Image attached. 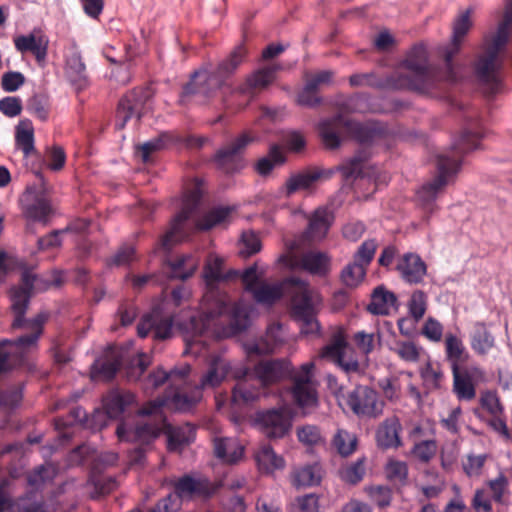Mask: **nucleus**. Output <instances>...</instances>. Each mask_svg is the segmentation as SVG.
<instances>
[{
    "mask_svg": "<svg viewBox=\"0 0 512 512\" xmlns=\"http://www.w3.org/2000/svg\"><path fill=\"white\" fill-rule=\"evenodd\" d=\"M224 259L210 254L203 277L210 292L204 296L202 310L193 314L184 324L186 352L201 355L209 338H229L246 330L250 325L248 308L241 302L231 303L226 295L214 291V285L236 278L239 271H223Z\"/></svg>",
    "mask_w": 512,
    "mask_h": 512,
    "instance_id": "nucleus-1",
    "label": "nucleus"
},
{
    "mask_svg": "<svg viewBox=\"0 0 512 512\" xmlns=\"http://www.w3.org/2000/svg\"><path fill=\"white\" fill-rule=\"evenodd\" d=\"M36 276L28 271L23 272L21 284L9 291L11 309L14 320L13 329H24L28 333L16 340L0 341V372H6L18 367H25L28 371L36 370V365L29 359V355L37 350L38 340L43 333V325L47 320L46 313H39L34 318L25 317L30 303L31 291Z\"/></svg>",
    "mask_w": 512,
    "mask_h": 512,
    "instance_id": "nucleus-2",
    "label": "nucleus"
},
{
    "mask_svg": "<svg viewBox=\"0 0 512 512\" xmlns=\"http://www.w3.org/2000/svg\"><path fill=\"white\" fill-rule=\"evenodd\" d=\"M480 134L465 129L460 137L452 142L451 147L437 156V175L417 191V199L423 208L432 210L439 193L446 185L454 181L461 169L465 154L479 148Z\"/></svg>",
    "mask_w": 512,
    "mask_h": 512,
    "instance_id": "nucleus-3",
    "label": "nucleus"
},
{
    "mask_svg": "<svg viewBox=\"0 0 512 512\" xmlns=\"http://www.w3.org/2000/svg\"><path fill=\"white\" fill-rule=\"evenodd\" d=\"M444 343L445 358L453 377L452 391L459 401L470 402L476 398V386L486 381V373L479 365H465L470 354L456 334L447 333Z\"/></svg>",
    "mask_w": 512,
    "mask_h": 512,
    "instance_id": "nucleus-4",
    "label": "nucleus"
},
{
    "mask_svg": "<svg viewBox=\"0 0 512 512\" xmlns=\"http://www.w3.org/2000/svg\"><path fill=\"white\" fill-rule=\"evenodd\" d=\"M319 135L325 147L335 149L340 146L341 137L347 136L361 144H370L382 139L385 128L379 123H360L337 114L318 123Z\"/></svg>",
    "mask_w": 512,
    "mask_h": 512,
    "instance_id": "nucleus-5",
    "label": "nucleus"
},
{
    "mask_svg": "<svg viewBox=\"0 0 512 512\" xmlns=\"http://www.w3.org/2000/svg\"><path fill=\"white\" fill-rule=\"evenodd\" d=\"M247 55V49L243 43L238 44L228 54L226 58L219 62L213 72L202 68L191 75L190 81L183 87V95L192 94L210 95L215 90L221 88L227 79H229L244 62Z\"/></svg>",
    "mask_w": 512,
    "mask_h": 512,
    "instance_id": "nucleus-6",
    "label": "nucleus"
},
{
    "mask_svg": "<svg viewBox=\"0 0 512 512\" xmlns=\"http://www.w3.org/2000/svg\"><path fill=\"white\" fill-rule=\"evenodd\" d=\"M405 71H395L397 78L403 80V90L430 94L438 85V77L429 65L428 52L423 44L414 45L401 63Z\"/></svg>",
    "mask_w": 512,
    "mask_h": 512,
    "instance_id": "nucleus-7",
    "label": "nucleus"
},
{
    "mask_svg": "<svg viewBox=\"0 0 512 512\" xmlns=\"http://www.w3.org/2000/svg\"><path fill=\"white\" fill-rule=\"evenodd\" d=\"M173 492L151 509L150 512H175L182 501L194 498H209L214 495L218 486L207 477L197 473L184 474L172 481Z\"/></svg>",
    "mask_w": 512,
    "mask_h": 512,
    "instance_id": "nucleus-8",
    "label": "nucleus"
},
{
    "mask_svg": "<svg viewBox=\"0 0 512 512\" xmlns=\"http://www.w3.org/2000/svg\"><path fill=\"white\" fill-rule=\"evenodd\" d=\"M505 47L485 37L482 49L473 63L474 77L488 96L498 93L502 87L504 60L501 57V51Z\"/></svg>",
    "mask_w": 512,
    "mask_h": 512,
    "instance_id": "nucleus-9",
    "label": "nucleus"
},
{
    "mask_svg": "<svg viewBox=\"0 0 512 512\" xmlns=\"http://www.w3.org/2000/svg\"><path fill=\"white\" fill-rule=\"evenodd\" d=\"M286 284H289L287 294L291 296L292 314L295 319L310 313L317 314L322 298L316 290L310 288L307 281L292 276L286 278Z\"/></svg>",
    "mask_w": 512,
    "mask_h": 512,
    "instance_id": "nucleus-10",
    "label": "nucleus"
},
{
    "mask_svg": "<svg viewBox=\"0 0 512 512\" xmlns=\"http://www.w3.org/2000/svg\"><path fill=\"white\" fill-rule=\"evenodd\" d=\"M347 404L355 415L369 419L380 417L385 406L377 391L366 385L356 386L349 392Z\"/></svg>",
    "mask_w": 512,
    "mask_h": 512,
    "instance_id": "nucleus-11",
    "label": "nucleus"
},
{
    "mask_svg": "<svg viewBox=\"0 0 512 512\" xmlns=\"http://www.w3.org/2000/svg\"><path fill=\"white\" fill-rule=\"evenodd\" d=\"M201 197L202 192L199 186H195L184 194L181 210L172 219L170 230L161 240L163 248L169 249L174 242L180 241L184 238L182 234L183 225L196 210Z\"/></svg>",
    "mask_w": 512,
    "mask_h": 512,
    "instance_id": "nucleus-12",
    "label": "nucleus"
},
{
    "mask_svg": "<svg viewBox=\"0 0 512 512\" xmlns=\"http://www.w3.org/2000/svg\"><path fill=\"white\" fill-rule=\"evenodd\" d=\"M255 424L267 438L279 439L289 433L292 418L286 409L273 408L257 412Z\"/></svg>",
    "mask_w": 512,
    "mask_h": 512,
    "instance_id": "nucleus-13",
    "label": "nucleus"
},
{
    "mask_svg": "<svg viewBox=\"0 0 512 512\" xmlns=\"http://www.w3.org/2000/svg\"><path fill=\"white\" fill-rule=\"evenodd\" d=\"M150 96V91L147 88L133 89L125 94L118 104L115 127L119 130L123 129L132 118L139 121Z\"/></svg>",
    "mask_w": 512,
    "mask_h": 512,
    "instance_id": "nucleus-14",
    "label": "nucleus"
},
{
    "mask_svg": "<svg viewBox=\"0 0 512 512\" xmlns=\"http://www.w3.org/2000/svg\"><path fill=\"white\" fill-rule=\"evenodd\" d=\"M201 398L202 391L195 386L190 393L179 391L174 393L171 397L150 401L146 406L139 409L137 413L140 416L156 415L164 406H171L179 411H188L198 403Z\"/></svg>",
    "mask_w": 512,
    "mask_h": 512,
    "instance_id": "nucleus-15",
    "label": "nucleus"
},
{
    "mask_svg": "<svg viewBox=\"0 0 512 512\" xmlns=\"http://www.w3.org/2000/svg\"><path fill=\"white\" fill-rule=\"evenodd\" d=\"M471 12L472 10L469 8L454 20L451 43L445 48L443 53L445 65L448 70L447 79L451 82L457 80L452 62L454 56L459 52L465 36L472 27V21L470 19Z\"/></svg>",
    "mask_w": 512,
    "mask_h": 512,
    "instance_id": "nucleus-16",
    "label": "nucleus"
},
{
    "mask_svg": "<svg viewBox=\"0 0 512 512\" xmlns=\"http://www.w3.org/2000/svg\"><path fill=\"white\" fill-rule=\"evenodd\" d=\"M174 317L165 315L156 307L143 316L137 326V333L140 338H145L152 331L154 338L158 340L169 339L173 335Z\"/></svg>",
    "mask_w": 512,
    "mask_h": 512,
    "instance_id": "nucleus-17",
    "label": "nucleus"
},
{
    "mask_svg": "<svg viewBox=\"0 0 512 512\" xmlns=\"http://www.w3.org/2000/svg\"><path fill=\"white\" fill-rule=\"evenodd\" d=\"M253 140V137L243 133L233 139L230 144L219 149L214 156L217 167L225 173H233L239 170L242 167L240 165V154Z\"/></svg>",
    "mask_w": 512,
    "mask_h": 512,
    "instance_id": "nucleus-18",
    "label": "nucleus"
},
{
    "mask_svg": "<svg viewBox=\"0 0 512 512\" xmlns=\"http://www.w3.org/2000/svg\"><path fill=\"white\" fill-rule=\"evenodd\" d=\"M346 348L347 341L344 331L338 329L332 334L330 342L322 348L320 357L334 362L345 372H356L359 368V363L352 358L346 359Z\"/></svg>",
    "mask_w": 512,
    "mask_h": 512,
    "instance_id": "nucleus-19",
    "label": "nucleus"
},
{
    "mask_svg": "<svg viewBox=\"0 0 512 512\" xmlns=\"http://www.w3.org/2000/svg\"><path fill=\"white\" fill-rule=\"evenodd\" d=\"M293 372L290 361L286 359H274L261 361L253 368L252 374L261 386L265 387L269 384L278 382Z\"/></svg>",
    "mask_w": 512,
    "mask_h": 512,
    "instance_id": "nucleus-20",
    "label": "nucleus"
},
{
    "mask_svg": "<svg viewBox=\"0 0 512 512\" xmlns=\"http://www.w3.org/2000/svg\"><path fill=\"white\" fill-rule=\"evenodd\" d=\"M23 202V214L31 221L46 224L53 212L51 203L44 193L27 189Z\"/></svg>",
    "mask_w": 512,
    "mask_h": 512,
    "instance_id": "nucleus-21",
    "label": "nucleus"
},
{
    "mask_svg": "<svg viewBox=\"0 0 512 512\" xmlns=\"http://www.w3.org/2000/svg\"><path fill=\"white\" fill-rule=\"evenodd\" d=\"M334 220L333 213L325 207H319L308 217V226L303 233V238L309 242L322 241Z\"/></svg>",
    "mask_w": 512,
    "mask_h": 512,
    "instance_id": "nucleus-22",
    "label": "nucleus"
},
{
    "mask_svg": "<svg viewBox=\"0 0 512 512\" xmlns=\"http://www.w3.org/2000/svg\"><path fill=\"white\" fill-rule=\"evenodd\" d=\"M160 427L152 423H141L135 427L120 422L116 429L120 441L149 444L160 434Z\"/></svg>",
    "mask_w": 512,
    "mask_h": 512,
    "instance_id": "nucleus-23",
    "label": "nucleus"
},
{
    "mask_svg": "<svg viewBox=\"0 0 512 512\" xmlns=\"http://www.w3.org/2000/svg\"><path fill=\"white\" fill-rule=\"evenodd\" d=\"M15 49L24 54L31 53L37 62L45 61L48 53V38L40 31H33L27 35H19L13 39Z\"/></svg>",
    "mask_w": 512,
    "mask_h": 512,
    "instance_id": "nucleus-24",
    "label": "nucleus"
},
{
    "mask_svg": "<svg viewBox=\"0 0 512 512\" xmlns=\"http://www.w3.org/2000/svg\"><path fill=\"white\" fill-rule=\"evenodd\" d=\"M65 76L77 92L89 85L86 66L76 45L71 47L65 60Z\"/></svg>",
    "mask_w": 512,
    "mask_h": 512,
    "instance_id": "nucleus-25",
    "label": "nucleus"
},
{
    "mask_svg": "<svg viewBox=\"0 0 512 512\" xmlns=\"http://www.w3.org/2000/svg\"><path fill=\"white\" fill-rule=\"evenodd\" d=\"M396 269L402 280L411 285L422 283L427 274L426 263L413 252L405 253L399 260Z\"/></svg>",
    "mask_w": 512,
    "mask_h": 512,
    "instance_id": "nucleus-26",
    "label": "nucleus"
},
{
    "mask_svg": "<svg viewBox=\"0 0 512 512\" xmlns=\"http://www.w3.org/2000/svg\"><path fill=\"white\" fill-rule=\"evenodd\" d=\"M231 369L230 362L220 355H212L207 361V370L197 385L201 391L218 387Z\"/></svg>",
    "mask_w": 512,
    "mask_h": 512,
    "instance_id": "nucleus-27",
    "label": "nucleus"
},
{
    "mask_svg": "<svg viewBox=\"0 0 512 512\" xmlns=\"http://www.w3.org/2000/svg\"><path fill=\"white\" fill-rule=\"evenodd\" d=\"M402 425L397 416H390L383 420L375 432L377 446L381 449H395L402 445L400 433Z\"/></svg>",
    "mask_w": 512,
    "mask_h": 512,
    "instance_id": "nucleus-28",
    "label": "nucleus"
},
{
    "mask_svg": "<svg viewBox=\"0 0 512 512\" xmlns=\"http://www.w3.org/2000/svg\"><path fill=\"white\" fill-rule=\"evenodd\" d=\"M102 403L108 417L117 419L135 403V395L127 390L114 388L103 396Z\"/></svg>",
    "mask_w": 512,
    "mask_h": 512,
    "instance_id": "nucleus-29",
    "label": "nucleus"
},
{
    "mask_svg": "<svg viewBox=\"0 0 512 512\" xmlns=\"http://www.w3.org/2000/svg\"><path fill=\"white\" fill-rule=\"evenodd\" d=\"M279 69V65H270L256 70L246 78L245 83L238 88V92L250 98L254 97L256 92L273 83Z\"/></svg>",
    "mask_w": 512,
    "mask_h": 512,
    "instance_id": "nucleus-30",
    "label": "nucleus"
},
{
    "mask_svg": "<svg viewBox=\"0 0 512 512\" xmlns=\"http://www.w3.org/2000/svg\"><path fill=\"white\" fill-rule=\"evenodd\" d=\"M281 326L279 324L270 326L264 337L250 340L244 343V349L249 357L273 353L281 338L278 336Z\"/></svg>",
    "mask_w": 512,
    "mask_h": 512,
    "instance_id": "nucleus-31",
    "label": "nucleus"
},
{
    "mask_svg": "<svg viewBox=\"0 0 512 512\" xmlns=\"http://www.w3.org/2000/svg\"><path fill=\"white\" fill-rule=\"evenodd\" d=\"M289 284H286V279L281 282L267 283L261 282L250 293L256 303L264 306H272L284 294H287Z\"/></svg>",
    "mask_w": 512,
    "mask_h": 512,
    "instance_id": "nucleus-32",
    "label": "nucleus"
},
{
    "mask_svg": "<svg viewBox=\"0 0 512 512\" xmlns=\"http://www.w3.org/2000/svg\"><path fill=\"white\" fill-rule=\"evenodd\" d=\"M262 388L263 386L257 382L256 377L251 373L235 385L232 392L233 402L239 405L251 404L260 398Z\"/></svg>",
    "mask_w": 512,
    "mask_h": 512,
    "instance_id": "nucleus-33",
    "label": "nucleus"
},
{
    "mask_svg": "<svg viewBox=\"0 0 512 512\" xmlns=\"http://www.w3.org/2000/svg\"><path fill=\"white\" fill-rule=\"evenodd\" d=\"M299 265L312 275L325 277L331 270V257L321 251H308L301 255Z\"/></svg>",
    "mask_w": 512,
    "mask_h": 512,
    "instance_id": "nucleus-34",
    "label": "nucleus"
},
{
    "mask_svg": "<svg viewBox=\"0 0 512 512\" xmlns=\"http://www.w3.org/2000/svg\"><path fill=\"white\" fill-rule=\"evenodd\" d=\"M495 337L484 322H476L470 334V346L478 356L487 355L495 347Z\"/></svg>",
    "mask_w": 512,
    "mask_h": 512,
    "instance_id": "nucleus-35",
    "label": "nucleus"
},
{
    "mask_svg": "<svg viewBox=\"0 0 512 512\" xmlns=\"http://www.w3.org/2000/svg\"><path fill=\"white\" fill-rule=\"evenodd\" d=\"M397 308L396 295L383 286L374 289L371 301L368 304V311L374 315H389Z\"/></svg>",
    "mask_w": 512,
    "mask_h": 512,
    "instance_id": "nucleus-36",
    "label": "nucleus"
},
{
    "mask_svg": "<svg viewBox=\"0 0 512 512\" xmlns=\"http://www.w3.org/2000/svg\"><path fill=\"white\" fill-rule=\"evenodd\" d=\"M254 458L259 471L265 474H271L285 467L284 458L278 455L268 444L259 447L254 453Z\"/></svg>",
    "mask_w": 512,
    "mask_h": 512,
    "instance_id": "nucleus-37",
    "label": "nucleus"
},
{
    "mask_svg": "<svg viewBox=\"0 0 512 512\" xmlns=\"http://www.w3.org/2000/svg\"><path fill=\"white\" fill-rule=\"evenodd\" d=\"M243 446L234 438H215L214 454L225 463H236L243 456Z\"/></svg>",
    "mask_w": 512,
    "mask_h": 512,
    "instance_id": "nucleus-38",
    "label": "nucleus"
},
{
    "mask_svg": "<svg viewBox=\"0 0 512 512\" xmlns=\"http://www.w3.org/2000/svg\"><path fill=\"white\" fill-rule=\"evenodd\" d=\"M322 478V468L319 463L306 464L293 472V484L297 487L318 485Z\"/></svg>",
    "mask_w": 512,
    "mask_h": 512,
    "instance_id": "nucleus-39",
    "label": "nucleus"
},
{
    "mask_svg": "<svg viewBox=\"0 0 512 512\" xmlns=\"http://www.w3.org/2000/svg\"><path fill=\"white\" fill-rule=\"evenodd\" d=\"M323 173L321 170H313L292 175L285 184L287 196L300 190L310 189L323 176Z\"/></svg>",
    "mask_w": 512,
    "mask_h": 512,
    "instance_id": "nucleus-40",
    "label": "nucleus"
},
{
    "mask_svg": "<svg viewBox=\"0 0 512 512\" xmlns=\"http://www.w3.org/2000/svg\"><path fill=\"white\" fill-rule=\"evenodd\" d=\"M120 366V357L111 354L97 359L91 367V374L94 379L111 380L116 375Z\"/></svg>",
    "mask_w": 512,
    "mask_h": 512,
    "instance_id": "nucleus-41",
    "label": "nucleus"
},
{
    "mask_svg": "<svg viewBox=\"0 0 512 512\" xmlns=\"http://www.w3.org/2000/svg\"><path fill=\"white\" fill-rule=\"evenodd\" d=\"M195 439V427L192 424H185L172 429L168 434V449L180 451L184 446Z\"/></svg>",
    "mask_w": 512,
    "mask_h": 512,
    "instance_id": "nucleus-42",
    "label": "nucleus"
},
{
    "mask_svg": "<svg viewBox=\"0 0 512 512\" xmlns=\"http://www.w3.org/2000/svg\"><path fill=\"white\" fill-rule=\"evenodd\" d=\"M199 261L191 254L179 256L170 262L171 277L186 280L191 277L198 267Z\"/></svg>",
    "mask_w": 512,
    "mask_h": 512,
    "instance_id": "nucleus-43",
    "label": "nucleus"
},
{
    "mask_svg": "<svg viewBox=\"0 0 512 512\" xmlns=\"http://www.w3.org/2000/svg\"><path fill=\"white\" fill-rule=\"evenodd\" d=\"M16 145L22 150L25 157H28L35 151L34 130L29 120H22L16 127L15 133Z\"/></svg>",
    "mask_w": 512,
    "mask_h": 512,
    "instance_id": "nucleus-44",
    "label": "nucleus"
},
{
    "mask_svg": "<svg viewBox=\"0 0 512 512\" xmlns=\"http://www.w3.org/2000/svg\"><path fill=\"white\" fill-rule=\"evenodd\" d=\"M292 394L296 404L301 408H311L317 404L316 391L311 383L294 382Z\"/></svg>",
    "mask_w": 512,
    "mask_h": 512,
    "instance_id": "nucleus-45",
    "label": "nucleus"
},
{
    "mask_svg": "<svg viewBox=\"0 0 512 512\" xmlns=\"http://www.w3.org/2000/svg\"><path fill=\"white\" fill-rule=\"evenodd\" d=\"M366 271V267L352 261L342 269L340 273V280L346 287L356 288L364 280Z\"/></svg>",
    "mask_w": 512,
    "mask_h": 512,
    "instance_id": "nucleus-46",
    "label": "nucleus"
},
{
    "mask_svg": "<svg viewBox=\"0 0 512 512\" xmlns=\"http://www.w3.org/2000/svg\"><path fill=\"white\" fill-rule=\"evenodd\" d=\"M365 86L380 90H403V80H399L395 72L385 77H377L373 73H366Z\"/></svg>",
    "mask_w": 512,
    "mask_h": 512,
    "instance_id": "nucleus-47",
    "label": "nucleus"
},
{
    "mask_svg": "<svg viewBox=\"0 0 512 512\" xmlns=\"http://www.w3.org/2000/svg\"><path fill=\"white\" fill-rule=\"evenodd\" d=\"M296 435L298 441L307 447L319 446L325 442L320 428L312 424L298 426Z\"/></svg>",
    "mask_w": 512,
    "mask_h": 512,
    "instance_id": "nucleus-48",
    "label": "nucleus"
},
{
    "mask_svg": "<svg viewBox=\"0 0 512 512\" xmlns=\"http://www.w3.org/2000/svg\"><path fill=\"white\" fill-rule=\"evenodd\" d=\"M332 445L341 456L346 457L355 451L357 438L354 434L339 429L333 437Z\"/></svg>",
    "mask_w": 512,
    "mask_h": 512,
    "instance_id": "nucleus-49",
    "label": "nucleus"
},
{
    "mask_svg": "<svg viewBox=\"0 0 512 512\" xmlns=\"http://www.w3.org/2000/svg\"><path fill=\"white\" fill-rule=\"evenodd\" d=\"M231 212L232 208L229 206L215 207L197 223V228L200 230H209L224 222Z\"/></svg>",
    "mask_w": 512,
    "mask_h": 512,
    "instance_id": "nucleus-50",
    "label": "nucleus"
},
{
    "mask_svg": "<svg viewBox=\"0 0 512 512\" xmlns=\"http://www.w3.org/2000/svg\"><path fill=\"white\" fill-rule=\"evenodd\" d=\"M391 350L403 361L415 363L419 360L422 347L413 341H397Z\"/></svg>",
    "mask_w": 512,
    "mask_h": 512,
    "instance_id": "nucleus-51",
    "label": "nucleus"
},
{
    "mask_svg": "<svg viewBox=\"0 0 512 512\" xmlns=\"http://www.w3.org/2000/svg\"><path fill=\"white\" fill-rule=\"evenodd\" d=\"M512 24V0L508 1L505 8L503 20L498 24L495 33L485 36L488 39L506 46L509 39V30Z\"/></svg>",
    "mask_w": 512,
    "mask_h": 512,
    "instance_id": "nucleus-52",
    "label": "nucleus"
},
{
    "mask_svg": "<svg viewBox=\"0 0 512 512\" xmlns=\"http://www.w3.org/2000/svg\"><path fill=\"white\" fill-rule=\"evenodd\" d=\"M366 473L364 459H358L355 462L343 466L339 470L341 480L348 484L355 485L359 483Z\"/></svg>",
    "mask_w": 512,
    "mask_h": 512,
    "instance_id": "nucleus-53",
    "label": "nucleus"
},
{
    "mask_svg": "<svg viewBox=\"0 0 512 512\" xmlns=\"http://www.w3.org/2000/svg\"><path fill=\"white\" fill-rule=\"evenodd\" d=\"M421 378L424 385L430 389H438L444 378L442 369L439 366H434L431 362H427L420 370Z\"/></svg>",
    "mask_w": 512,
    "mask_h": 512,
    "instance_id": "nucleus-54",
    "label": "nucleus"
},
{
    "mask_svg": "<svg viewBox=\"0 0 512 512\" xmlns=\"http://www.w3.org/2000/svg\"><path fill=\"white\" fill-rule=\"evenodd\" d=\"M493 501L498 504L505 503V495L509 494V479L500 472L494 479L487 481Z\"/></svg>",
    "mask_w": 512,
    "mask_h": 512,
    "instance_id": "nucleus-55",
    "label": "nucleus"
},
{
    "mask_svg": "<svg viewBox=\"0 0 512 512\" xmlns=\"http://www.w3.org/2000/svg\"><path fill=\"white\" fill-rule=\"evenodd\" d=\"M427 310V295L422 290L412 293L408 301V311L415 322L420 321Z\"/></svg>",
    "mask_w": 512,
    "mask_h": 512,
    "instance_id": "nucleus-56",
    "label": "nucleus"
},
{
    "mask_svg": "<svg viewBox=\"0 0 512 512\" xmlns=\"http://www.w3.org/2000/svg\"><path fill=\"white\" fill-rule=\"evenodd\" d=\"M170 142H172V136L167 132L145 142L140 147L142 160L148 162L152 153L164 149Z\"/></svg>",
    "mask_w": 512,
    "mask_h": 512,
    "instance_id": "nucleus-57",
    "label": "nucleus"
},
{
    "mask_svg": "<svg viewBox=\"0 0 512 512\" xmlns=\"http://www.w3.org/2000/svg\"><path fill=\"white\" fill-rule=\"evenodd\" d=\"M378 243L376 239H367L361 243L356 252L353 255V261L361 264L368 268L372 260L374 259Z\"/></svg>",
    "mask_w": 512,
    "mask_h": 512,
    "instance_id": "nucleus-58",
    "label": "nucleus"
},
{
    "mask_svg": "<svg viewBox=\"0 0 512 512\" xmlns=\"http://www.w3.org/2000/svg\"><path fill=\"white\" fill-rule=\"evenodd\" d=\"M284 162V157L281 150L277 146H273L270 149L269 156L263 157L256 163V171L258 174L265 176L268 175L276 164Z\"/></svg>",
    "mask_w": 512,
    "mask_h": 512,
    "instance_id": "nucleus-59",
    "label": "nucleus"
},
{
    "mask_svg": "<svg viewBox=\"0 0 512 512\" xmlns=\"http://www.w3.org/2000/svg\"><path fill=\"white\" fill-rule=\"evenodd\" d=\"M437 452V443L434 439L422 440L414 444L413 456L422 463H428Z\"/></svg>",
    "mask_w": 512,
    "mask_h": 512,
    "instance_id": "nucleus-60",
    "label": "nucleus"
},
{
    "mask_svg": "<svg viewBox=\"0 0 512 512\" xmlns=\"http://www.w3.org/2000/svg\"><path fill=\"white\" fill-rule=\"evenodd\" d=\"M261 241L254 232H243L240 241L239 254L249 257L261 250Z\"/></svg>",
    "mask_w": 512,
    "mask_h": 512,
    "instance_id": "nucleus-61",
    "label": "nucleus"
},
{
    "mask_svg": "<svg viewBox=\"0 0 512 512\" xmlns=\"http://www.w3.org/2000/svg\"><path fill=\"white\" fill-rule=\"evenodd\" d=\"M150 365V359L145 354L133 358L127 367L126 376L130 381L138 380Z\"/></svg>",
    "mask_w": 512,
    "mask_h": 512,
    "instance_id": "nucleus-62",
    "label": "nucleus"
},
{
    "mask_svg": "<svg viewBox=\"0 0 512 512\" xmlns=\"http://www.w3.org/2000/svg\"><path fill=\"white\" fill-rule=\"evenodd\" d=\"M346 181L355 180L361 176L363 170V158L361 156H354L346 163L338 167Z\"/></svg>",
    "mask_w": 512,
    "mask_h": 512,
    "instance_id": "nucleus-63",
    "label": "nucleus"
},
{
    "mask_svg": "<svg viewBox=\"0 0 512 512\" xmlns=\"http://www.w3.org/2000/svg\"><path fill=\"white\" fill-rule=\"evenodd\" d=\"M387 477L394 482L405 484L408 477V466L403 461L392 460L386 465Z\"/></svg>",
    "mask_w": 512,
    "mask_h": 512,
    "instance_id": "nucleus-64",
    "label": "nucleus"
}]
</instances>
